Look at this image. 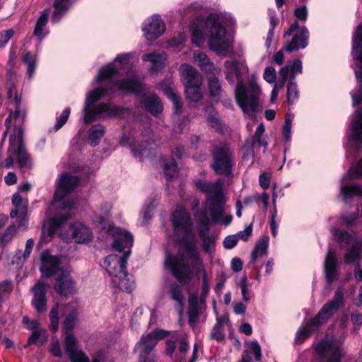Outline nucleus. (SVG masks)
Segmentation results:
<instances>
[{"instance_id":"nucleus-31","label":"nucleus","mask_w":362,"mask_h":362,"mask_svg":"<svg viewBox=\"0 0 362 362\" xmlns=\"http://www.w3.org/2000/svg\"><path fill=\"white\" fill-rule=\"evenodd\" d=\"M141 59L144 62H150L152 63L151 68V72H156L164 68V61L165 58L160 54L155 52L146 53L142 55Z\"/></svg>"},{"instance_id":"nucleus-61","label":"nucleus","mask_w":362,"mask_h":362,"mask_svg":"<svg viewBox=\"0 0 362 362\" xmlns=\"http://www.w3.org/2000/svg\"><path fill=\"white\" fill-rule=\"evenodd\" d=\"M211 338L218 341H222L225 339V334L223 328H221V323H216L211 333Z\"/></svg>"},{"instance_id":"nucleus-12","label":"nucleus","mask_w":362,"mask_h":362,"mask_svg":"<svg viewBox=\"0 0 362 362\" xmlns=\"http://www.w3.org/2000/svg\"><path fill=\"white\" fill-rule=\"evenodd\" d=\"M342 341L335 337H325L315 346L320 362H340L342 356Z\"/></svg>"},{"instance_id":"nucleus-58","label":"nucleus","mask_w":362,"mask_h":362,"mask_svg":"<svg viewBox=\"0 0 362 362\" xmlns=\"http://www.w3.org/2000/svg\"><path fill=\"white\" fill-rule=\"evenodd\" d=\"M238 286L240 287L243 300L248 301L250 300L252 296L250 291L247 288V279L246 276L241 278L238 283Z\"/></svg>"},{"instance_id":"nucleus-49","label":"nucleus","mask_w":362,"mask_h":362,"mask_svg":"<svg viewBox=\"0 0 362 362\" xmlns=\"http://www.w3.org/2000/svg\"><path fill=\"white\" fill-rule=\"evenodd\" d=\"M206 76V78L209 79L210 78L220 76L221 70L220 68L215 66V64L209 61L207 64H203V66L200 68Z\"/></svg>"},{"instance_id":"nucleus-54","label":"nucleus","mask_w":362,"mask_h":362,"mask_svg":"<svg viewBox=\"0 0 362 362\" xmlns=\"http://www.w3.org/2000/svg\"><path fill=\"white\" fill-rule=\"evenodd\" d=\"M30 250H18L12 256L11 264L17 267H21L25 259L30 256Z\"/></svg>"},{"instance_id":"nucleus-43","label":"nucleus","mask_w":362,"mask_h":362,"mask_svg":"<svg viewBox=\"0 0 362 362\" xmlns=\"http://www.w3.org/2000/svg\"><path fill=\"white\" fill-rule=\"evenodd\" d=\"M22 62L27 65V75L29 78H32L37 68L35 55H33L30 51H28L24 54Z\"/></svg>"},{"instance_id":"nucleus-15","label":"nucleus","mask_w":362,"mask_h":362,"mask_svg":"<svg viewBox=\"0 0 362 362\" xmlns=\"http://www.w3.org/2000/svg\"><path fill=\"white\" fill-rule=\"evenodd\" d=\"M163 330H156L143 336L134 347V351L139 353V362H154L148 355L158 343V340L165 337Z\"/></svg>"},{"instance_id":"nucleus-48","label":"nucleus","mask_w":362,"mask_h":362,"mask_svg":"<svg viewBox=\"0 0 362 362\" xmlns=\"http://www.w3.org/2000/svg\"><path fill=\"white\" fill-rule=\"evenodd\" d=\"M206 121L209 126L215 129L217 132H221L223 130V123L218 117V112L214 110L212 112H209L206 117Z\"/></svg>"},{"instance_id":"nucleus-8","label":"nucleus","mask_w":362,"mask_h":362,"mask_svg":"<svg viewBox=\"0 0 362 362\" xmlns=\"http://www.w3.org/2000/svg\"><path fill=\"white\" fill-rule=\"evenodd\" d=\"M210 153L212 158L210 168L215 174L229 176L234 165V153L229 145L221 143L214 145Z\"/></svg>"},{"instance_id":"nucleus-37","label":"nucleus","mask_w":362,"mask_h":362,"mask_svg":"<svg viewBox=\"0 0 362 362\" xmlns=\"http://www.w3.org/2000/svg\"><path fill=\"white\" fill-rule=\"evenodd\" d=\"M119 74V69L112 64H106L102 66L96 76V81L98 83L105 81H110L111 78Z\"/></svg>"},{"instance_id":"nucleus-23","label":"nucleus","mask_w":362,"mask_h":362,"mask_svg":"<svg viewBox=\"0 0 362 362\" xmlns=\"http://www.w3.org/2000/svg\"><path fill=\"white\" fill-rule=\"evenodd\" d=\"M141 104L142 108L153 116H157L163 110L162 101L155 93L144 96L141 98Z\"/></svg>"},{"instance_id":"nucleus-4","label":"nucleus","mask_w":362,"mask_h":362,"mask_svg":"<svg viewBox=\"0 0 362 362\" xmlns=\"http://www.w3.org/2000/svg\"><path fill=\"white\" fill-rule=\"evenodd\" d=\"M343 301L344 293L337 290L333 298L325 303L315 317L305 322L299 328L296 334V342L302 344L312 334L318 332L320 327L339 309Z\"/></svg>"},{"instance_id":"nucleus-19","label":"nucleus","mask_w":362,"mask_h":362,"mask_svg":"<svg viewBox=\"0 0 362 362\" xmlns=\"http://www.w3.org/2000/svg\"><path fill=\"white\" fill-rule=\"evenodd\" d=\"M48 287L47 284L37 281L31 288L33 294L31 303L38 313H42L47 310L46 294Z\"/></svg>"},{"instance_id":"nucleus-2","label":"nucleus","mask_w":362,"mask_h":362,"mask_svg":"<svg viewBox=\"0 0 362 362\" xmlns=\"http://www.w3.org/2000/svg\"><path fill=\"white\" fill-rule=\"evenodd\" d=\"M226 69V79L229 84H234L238 81L235 89V99L238 105L243 112L250 110L252 112L259 111V95L261 88L255 82L250 83L247 88L243 80L240 62L237 59L226 60L224 62Z\"/></svg>"},{"instance_id":"nucleus-17","label":"nucleus","mask_w":362,"mask_h":362,"mask_svg":"<svg viewBox=\"0 0 362 362\" xmlns=\"http://www.w3.org/2000/svg\"><path fill=\"white\" fill-rule=\"evenodd\" d=\"M108 234L112 238V249H131L134 245V236L128 230L119 227L110 226Z\"/></svg>"},{"instance_id":"nucleus-46","label":"nucleus","mask_w":362,"mask_h":362,"mask_svg":"<svg viewBox=\"0 0 362 362\" xmlns=\"http://www.w3.org/2000/svg\"><path fill=\"white\" fill-rule=\"evenodd\" d=\"M16 141V135H11L9 138V147L8 149V156L6 158L4 164L5 168H10L14 162V157L16 156V149L13 148L14 143Z\"/></svg>"},{"instance_id":"nucleus-22","label":"nucleus","mask_w":362,"mask_h":362,"mask_svg":"<svg viewBox=\"0 0 362 362\" xmlns=\"http://www.w3.org/2000/svg\"><path fill=\"white\" fill-rule=\"evenodd\" d=\"M79 182L80 179L78 176H71L67 173H63L59 179L58 189L54 193V199H62L74 190Z\"/></svg>"},{"instance_id":"nucleus-50","label":"nucleus","mask_w":362,"mask_h":362,"mask_svg":"<svg viewBox=\"0 0 362 362\" xmlns=\"http://www.w3.org/2000/svg\"><path fill=\"white\" fill-rule=\"evenodd\" d=\"M47 339L45 331L37 329L32 332L31 336L28 339V343L40 346L47 341Z\"/></svg>"},{"instance_id":"nucleus-26","label":"nucleus","mask_w":362,"mask_h":362,"mask_svg":"<svg viewBox=\"0 0 362 362\" xmlns=\"http://www.w3.org/2000/svg\"><path fill=\"white\" fill-rule=\"evenodd\" d=\"M325 272L328 284H332L337 276V262L336 255L332 250H329L326 256Z\"/></svg>"},{"instance_id":"nucleus-35","label":"nucleus","mask_w":362,"mask_h":362,"mask_svg":"<svg viewBox=\"0 0 362 362\" xmlns=\"http://www.w3.org/2000/svg\"><path fill=\"white\" fill-rule=\"evenodd\" d=\"M8 98L11 100V103L15 106V110H12V118L17 119L22 117L23 120L26 117L27 112L25 109H21V98L16 93L13 97V90L9 89L8 90Z\"/></svg>"},{"instance_id":"nucleus-42","label":"nucleus","mask_w":362,"mask_h":362,"mask_svg":"<svg viewBox=\"0 0 362 362\" xmlns=\"http://www.w3.org/2000/svg\"><path fill=\"white\" fill-rule=\"evenodd\" d=\"M344 200L356 196H362V187L357 185H345L341 187Z\"/></svg>"},{"instance_id":"nucleus-36","label":"nucleus","mask_w":362,"mask_h":362,"mask_svg":"<svg viewBox=\"0 0 362 362\" xmlns=\"http://www.w3.org/2000/svg\"><path fill=\"white\" fill-rule=\"evenodd\" d=\"M49 13V9L42 11L35 26L33 35L36 36L40 41H42L46 36V33H43V28L45 27L48 22Z\"/></svg>"},{"instance_id":"nucleus-7","label":"nucleus","mask_w":362,"mask_h":362,"mask_svg":"<svg viewBox=\"0 0 362 362\" xmlns=\"http://www.w3.org/2000/svg\"><path fill=\"white\" fill-rule=\"evenodd\" d=\"M194 184L197 189L207 194L206 202L209 204L212 222L218 223L221 219L226 203L221 184L208 182L202 179L197 180Z\"/></svg>"},{"instance_id":"nucleus-56","label":"nucleus","mask_w":362,"mask_h":362,"mask_svg":"<svg viewBox=\"0 0 362 362\" xmlns=\"http://www.w3.org/2000/svg\"><path fill=\"white\" fill-rule=\"evenodd\" d=\"M59 320L58 305H56L49 313L50 329L52 332H56L58 330Z\"/></svg>"},{"instance_id":"nucleus-1","label":"nucleus","mask_w":362,"mask_h":362,"mask_svg":"<svg viewBox=\"0 0 362 362\" xmlns=\"http://www.w3.org/2000/svg\"><path fill=\"white\" fill-rule=\"evenodd\" d=\"M165 267H168L180 283L189 279L192 270L202 271V298H206L209 291V283L206 272L197 250H177L176 254L168 251L165 255Z\"/></svg>"},{"instance_id":"nucleus-52","label":"nucleus","mask_w":362,"mask_h":362,"mask_svg":"<svg viewBox=\"0 0 362 362\" xmlns=\"http://www.w3.org/2000/svg\"><path fill=\"white\" fill-rule=\"evenodd\" d=\"M291 80L287 84V101L289 105H293L296 100L298 98V86L296 82Z\"/></svg>"},{"instance_id":"nucleus-57","label":"nucleus","mask_w":362,"mask_h":362,"mask_svg":"<svg viewBox=\"0 0 362 362\" xmlns=\"http://www.w3.org/2000/svg\"><path fill=\"white\" fill-rule=\"evenodd\" d=\"M71 113V108L66 107L61 115L57 117V123L54 125L55 131L59 130L67 122Z\"/></svg>"},{"instance_id":"nucleus-18","label":"nucleus","mask_w":362,"mask_h":362,"mask_svg":"<svg viewBox=\"0 0 362 362\" xmlns=\"http://www.w3.org/2000/svg\"><path fill=\"white\" fill-rule=\"evenodd\" d=\"M330 232L340 249H361L360 240L348 231L334 227Z\"/></svg>"},{"instance_id":"nucleus-45","label":"nucleus","mask_w":362,"mask_h":362,"mask_svg":"<svg viewBox=\"0 0 362 362\" xmlns=\"http://www.w3.org/2000/svg\"><path fill=\"white\" fill-rule=\"evenodd\" d=\"M359 207L357 206L356 211L352 213H346L341 215L339 220L341 224L345 226L347 228H350L355 226L356 221L358 218Z\"/></svg>"},{"instance_id":"nucleus-21","label":"nucleus","mask_w":362,"mask_h":362,"mask_svg":"<svg viewBox=\"0 0 362 362\" xmlns=\"http://www.w3.org/2000/svg\"><path fill=\"white\" fill-rule=\"evenodd\" d=\"M165 30V25L158 15H154L144 26L143 31L148 40H157Z\"/></svg>"},{"instance_id":"nucleus-3","label":"nucleus","mask_w":362,"mask_h":362,"mask_svg":"<svg viewBox=\"0 0 362 362\" xmlns=\"http://www.w3.org/2000/svg\"><path fill=\"white\" fill-rule=\"evenodd\" d=\"M68 260L64 255L54 256L49 254V250H45L41 255L40 272L47 278L54 276L57 283L55 291L62 296H68L76 293L75 281L69 273L63 270L61 264H66Z\"/></svg>"},{"instance_id":"nucleus-62","label":"nucleus","mask_w":362,"mask_h":362,"mask_svg":"<svg viewBox=\"0 0 362 362\" xmlns=\"http://www.w3.org/2000/svg\"><path fill=\"white\" fill-rule=\"evenodd\" d=\"M294 16L301 22H305L308 19V12L306 5H300L294 10Z\"/></svg>"},{"instance_id":"nucleus-32","label":"nucleus","mask_w":362,"mask_h":362,"mask_svg":"<svg viewBox=\"0 0 362 362\" xmlns=\"http://www.w3.org/2000/svg\"><path fill=\"white\" fill-rule=\"evenodd\" d=\"M54 8L52 12L51 21L58 23L69 8V4L66 0H54L53 3Z\"/></svg>"},{"instance_id":"nucleus-64","label":"nucleus","mask_w":362,"mask_h":362,"mask_svg":"<svg viewBox=\"0 0 362 362\" xmlns=\"http://www.w3.org/2000/svg\"><path fill=\"white\" fill-rule=\"evenodd\" d=\"M349 175L351 179L362 178V158L355 168L349 170Z\"/></svg>"},{"instance_id":"nucleus-11","label":"nucleus","mask_w":362,"mask_h":362,"mask_svg":"<svg viewBox=\"0 0 362 362\" xmlns=\"http://www.w3.org/2000/svg\"><path fill=\"white\" fill-rule=\"evenodd\" d=\"M210 25L209 46L218 54H226L229 49V44L223 40L226 35V28L218 17L210 15L206 21Z\"/></svg>"},{"instance_id":"nucleus-59","label":"nucleus","mask_w":362,"mask_h":362,"mask_svg":"<svg viewBox=\"0 0 362 362\" xmlns=\"http://www.w3.org/2000/svg\"><path fill=\"white\" fill-rule=\"evenodd\" d=\"M12 204L16 208L21 209V215L24 216L27 211V206L23 204V199L18 193L12 196Z\"/></svg>"},{"instance_id":"nucleus-47","label":"nucleus","mask_w":362,"mask_h":362,"mask_svg":"<svg viewBox=\"0 0 362 362\" xmlns=\"http://www.w3.org/2000/svg\"><path fill=\"white\" fill-rule=\"evenodd\" d=\"M177 163L174 158H171L169 162L165 163L163 173L168 182L175 177L177 173Z\"/></svg>"},{"instance_id":"nucleus-16","label":"nucleus","mask_w":362,"mask_h":362,"mask_svg":"<svg viewBox=\"0 0 362 362\" xmlns=\"http://www.w3.org/2000/svg\"><path fill=\"white\" fill-rule=\"evenodd\" d=\"M348 140L349 146L358 153L362 147V108L354 112L348 133Z\"/></svg>"},{"instance_id":"nucleus-14","label":"nucleus","mask_w":362,"mask_h":362,"mask_svg":"<svg viewBox=\"0 0 362 362\" xmlns=\"http://www.w3.org/2000/svg\"><path fill=\"white\" fill-rule=\"evenodd\" d=\"M296 31V33L293 35L291 40L284 47V49L287 52L304 49L308 45L310 33L305 25L300 27L297 20L284 33V38L286 39L290 37Z\"/></svg>"},{"instance_id":"nucleus-60","label":"nucleus","mask_w":362,"mask_h":362,"mask_svg":"<svg viewBox=\"0 0 362 362\" xmlns=\"http://www.w3.org/2000/svg\"><path fill=\"white\" fill-rule=\"evenodd\" d=\"M291 72V80H294L296 75L301 74L303 71L302 62L299 59L293 60L292 64L289 66Z\"/></svg>"},{"instance_id":"nucleus-5","label":"nucleus","mask_w":362,"mask_h":362,"mask_svg":"<svg viewBox=\"0 0 362 362\" xmlns=\"http://www.w3.org/2000/svg\"><path fill=\"white\" fill-rule=\"evenodd\" d=\"M104 259L107 272L112 276L113 285L121 290L130 293L134 288L133 276L126 270V264L130 257L131 250H116Z\"/></svg>"},{"instance_id":"nucleus-38","label":"nucleus","mask_w":362,"mask_h":362,"mask_svg":"<svg viewBox=\"0 0 362 362\" xmlns=\"http://www.w3.org/2000/svg\"><path fill=\"white\" fill-rule=\"evenodd\" d=\"M69 218L70 215L68 214L51 218L49 221L48 228H47L48 230V235H54L57 230L60 229Z\"/></svg>"},{"instance_id":"nucleus-40","label":"nucleus","mask_w":362,"mask_h":362,"mask_svg":"<svg viewBox=\"0 0 362 362\" xmlns=\"http://www.w3.org/2000/svg\"><path fill=\"white\" fill-rule=\"evenodd\" d=\"M16 156L19 167L21 168H25L27 165L29 156L23 144L21 132H19L18 136V148L16 150Z\"/></svg>"},{"instance_id":"nucleus-28","label":"nucleus","mask_w":362,"mask_h":362,"mask_svg":"<svg viewBox=\"0 0 362 362\" xmlns=\"http://www.w3.org/2000/svg\"><path fill=\"white\" fill-rule=\"evenodd\" d=\"M353 58L358 61L359 64H362V24H359L354 31L352 37V52Z\"/></svg>"},{"instance_id":"nucleus-30","label":"nucleus","mask_w":362,"mask_h":362,"mask_svg":"<svg viewBox=\"0 0 362 362\" xmlns=\"http://www.w3.org/2000/svg\"><path fill=\"white\" fill-rule=\"evenodd\" d=\"M106 128L102 124L92 125L88 131V142L93 147L98 146L105 134Z\"/></svg>"},{"instance_id":"nucleus-24","label":"nucleus","mask_w":362,"mask_h":362,"mask_svg":"<svg viewBox=\"0 0 362 362\" xmlns=\"http://www.w3.org/2000/svg\"><path fill=\"white\" fill-rule=\"evenodd\" d=\"M64 349L71 362H84V354L78 349L76 339L74 334L69 333L64 339Z\"/></svg>"},{"instance_id":"nucleus-51","label":"nucleus","mask_w":362,"mask_h":362,"mask_svg":"<svg viewBox=\"0 0 362 362\" xmlns=\"http://www.w3.org/2000/svg\"><path fill=\"white\" fill-rule=\"evenodd\" d=\"M177 346L178 351L175 353L174 356V361L175 362L181 361L185 358L189 348L188 343L184 338H179Z\"/></svg>"},{"instance_id":"nucleus-41","label":"nucleus","mask_w":362,"mask_h":362,"mask_svg":"<svg viewBox=\"0 0 362 362\" xmlns=\"http://www.w3.org/2000/svg\"><path fill=\"white\" fill-rule=\"evenodd\" d=\"M209 230H199V237L202 243V249H211L216 246L217 236L214 234H209Z\"/></svg>"},{"instance_id":"nucleus-25","label":"nucleus","mask_w":362,"mask_h":362,"mask_svg":"<svg viewBox=\"0 0 362 362\" xmlns=\"http://www.w3.org/2000/svg\"><path fill=\"white\" fill-rule=\"evenodd\" d=\"M219 78L220 76H213V78L206 80L209 98L216 103L220 102L224 93L221 81Z\"/></svg>"},{"instance_id":"nucleus-13","label":"nucleus","mask_w":362,"mask_h":362,"mask_svg":"<svg viewBox=\"0 0 362 362\" xmlns=\"http://www.w3.org/2000/svg\"><path fill=\"white\" fill-rule=\"evenodd\" d=\"M127 111V108L123 106L102 102L93 106L91 111L83 117V122L88 125L99 119H107L122 116Z\"/></svg>"},{"instance_id":"nucleus-27","label":"nucleus","mask_w":362,"mask_h":362,"mask_svg":"<svg viewBox=\"0 0 362 362\" xmlns=\"http://www.w3.org/2000/svg\"><path fill=\"white\" fill-rule=\"evenodd\" d=\"M66 311L68 313L64 322V328L67 331L72 330L77 321L79 306L77 302H71L65 305Z\"/></svg>"},{"instance_id":"nucleus-55","label":"nucleus","mask_w":362,"mask_h":362,"mask_svg":"<svg viewBox=\"0 0 362 362\" xmlns=\"http://www.w3.org/2000/svg\"><path fill=\"white\" fill-rule=\"evenodd\" d=\"M146 146V143H139L136 141H132L129 143V147L131 148L132 153L136 158L142 157L144 156Z\"/></svg>"},{"instance_id":"nucleus-44","label":"nucleus","mask_w":362,"mask_h":362,"mask_svg":"<svg viewBox=\"0 0 362 362\" xmlns=\"http://www.w3.org/2000/svg\"><path fill=\"white\" fill-rule=\"evenodd\" d=\"M188 322L189 325H194L198 322L199 319V312L196 297L194 298H189V308L188 310Z\"/></svg>"},{"instance_id":"nucleus-39","label":"nucleus","mask_w":362,"mask_h":362,"mask_svg":"<svg viewBox=\"0 0 362 362\" xmlns=\"http://www.w3.org/2000/svg\"><path fill=\"white\" fill-rule=\"evenodd\" d=\"M169 294L170 299L175 301L182 310L185 303V295L183 289L180 285L177 283H172L169 286Z\"/></svg>"},{"instance_id":"nucleus-6","label":"nucleus","mask_w":362,"mask_h":362,"mask_svg":"<svg viewBox=\"0 0 362 362\" xmlns=\"http://www.w3.org/2000/svg\"><path fill=\"white\" fill-rule=\"evenodd\" d=\"M170 221L175 244L182 249H198L197 233L189 213L185 209H176Z\"/></svg>"},{"instance_id":"nucleus-63","label":"nucleus","mask_w":362,"mask_h":362,"mask_svg":"<svg viewBox=\"0 0 362 362\" xmlns=\"http://www.w3.org/2000/svg\"><path fill=\"white\" fill-rule=\"evenodd\" d=\"M16 231V228L15 226H8L4 232L0 233V241L3 243H8L12 239Z\"/></svg>"},{"instance_id":"nucleus-34","label":"nucleus","mask_w":362,"mask_h":362,"mask_svg":"<svg viewBox=\"0 0 362 362\" xmlns=\"http://www.w3.org/2000/svg\"><path fill=\"white\" fill-rule=\"evenodd\" d=\"M164 95L172 101L175 112L180 115L182 112L183 103L181 97L174 91L170 86H165L163 88Z\"/></svg>"},{"instance_id":"nucleus-29","label":"nucleus","mask_w":362,"mask_h":362,"mask_svg":"<svg viewBox=\"0 0 362 362\" xmlns=\"http://www.w3.org/2000/svg\"><path fill=\"white\" fill-rule=\"evenodd\" d=\"M254 355L255 360L259 361L262 359V349L257 341H252L249 348L245 350L242 354V358L239 362H252L251 355Z\"/></svg>"},{"instance_id":"nucleus-9","label":"nucleus","mask_w":362,"mask_h":362,"mask_svg":"<svg viewBox=\"0 0 362 362\" xmlns=\"http://www.w3.org/2000/svg\"><path fill=\"white\" fill-rule=\"evenodd\" d=\"M100 88L104 97L113 96L117 91L123 94L140 95L144 90V86L136 76H133L119 80H110L107 86H100Z\"/></svg>"},{"instance_id":"nucleus-33","label":"nucleus","mask_w":362,"mask_h":362,"mask_svg":"<svg viewBox=\"0 0 362 362\" xmlns=\"http://www.w3.org/2000/svg\"><path fill=\"white\" fill-rule=\"evenodd\" d=\"M104 98L105 97L103 95L100 87H97L88 93L83 110V117H85L88 112L91 111L92 107L95 106L94 104L95 103Z\"/></svg>"},{"instance_id":"nucleus-20","label":"nucleus","mask_w":362,"mask_h":362,"mask_svg":"<svg viewBox=\"0 0 362 362\" xmlns=\"http://www.w3.org/2000/svg\"><path fill=\"white\" fill-rule=\"evenodd\" d=\"M71 237L66 241H73L77 244H87L93 240V233L90 228L81 223H74L70 225Z\"/></svg>"},{"instance_id":"nucleus-53","label":"nucleus","mask_w":362,"mask_h":362,"mask_svg":"<svg viewBox=\"0 0 362 362\" xmlns=\"http://www.w3.org/2000/svg\"><path fill=\"white\" fill-rule=\"evenodd\" d=\"M192 37L191 41L197 46L204 40V31L197 24H192L191 25Z\"/></svg>"},{"instance_id":"nucleus-10","label":"nucleus","mask_w":362,"mask_h":362,"mask_svg":"<svg viewBox=\"0 0 362 362\" xmlns=\"http://www.w3.org/2000/svg\"><path fill=\"white\" fill-rule=\"evenodd\" d=\"M182 66V79L185 85L186 97L191 101L199 102L202 99V76L196 69L189 64H183Z\"/></svg>"}]
</instances>
